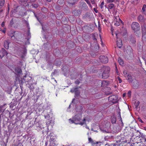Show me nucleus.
<instances>
[{"mask_svg": "<svg viewBox=\"0 0 146 146\" xmlns=\"http://www.w3.org/2000/svg\"><path fill=\"white\" fill-rule=\"evenodd\" d=\"M131 28L135 32L139 30L140 28L139 24L136 22H133L132 23Z\"/></svg>", "mask_w": 146, "mask_h": 146, "instance_id": "nucleus-1", "label": "nucleus"}, {"mask_svg": "<svg viewBox=\"0 0 146 146\" xmlns=\"http://www.w3.org/2000/svg\"><path fill=\"white\" fill-rule=\"evenodd\" d=\"M117 97L115 95L110 96L108 98V100L109 101H112L113 104H116L117 103Z\"/></svg>", "mask_w": 146, "mask_h": 146, "instance_id": "nucleus-2", "label": "nucleus"}, {"mask_svg": "<svg viewBox=\"0 0 146 146\" xmlns=\"http://www.w3.org/2000/svg\"><path fill=\"white\" fill-rule=\"evenodd\" d=\"M18 32L17 31H10L8 33V35L11 37V39L13 40H15L16 38L17 34H18Z\"/></svg>", "mask_w": 146, "mask_h": 146, "instance_id": "nucleus-3", "label": "nucleus"}, {"mask_svg": "<svg viewBox=\"0 0 146 146\" xmlns=\"http://www.w3.org/2000/svg\"><path fill=\"white\" fill-rule=\"evenodd\" d=\"M99 59L101 62L104 63H106L108 62V58L107 56H100Z\"/></svg>", "mask_w": 146, "mask_h": 146, "instance_id": "nucleus-4", "label": "nucleus"}, {"mask_svg": "<svg viewBox=\"0 0 146 146\" xmlns=\"http://www.w3.org/2000/svg\"><path fill=\"white\" fill-rule=\"evenodd\" d=\"M123 73L125 76L127 77V79L128 81V82H132L133 79L131 75L130 74L127 73H125L124 72Z\"/></svg>", "mask_w": 146, "mask_h": 146, "instance_id": "nucleus-5", "label": "nucleus"}, {"mask_svg": "<svg viewBox=\"0 0 146 146\" xmlns=\"http://www.w3.org/2000/svg\"><path fill=\"white\" fill-rule=\"evenodd\" d=\"M82 117V115L81 114H78L73 117V119H75V121H76V122H78L81 120Z\"/></svg>", "mask_w": 146, "mask_h": 146, "instance_id": "nucleus-6", "label": "nucleus"}, {"mask_svg": "<svg viewBox=\"0 0 146 146\" xmlns=\"http://www.w3.org/2000/svg\"><path fill=\"white\" fill-rule=\"evenodd\" d=\"M118 139H119L117 141V143L121 142V144H123L125 143H127V141L123 137L119 136Z\"/></svg>", "mask_w": 146, "mask_h": 146, "instance_id": "nucleus-7", "label": "nucleus"}, {"mask_svg": "<svg viewBox=\"0 0 146 146\" xmlns=\"http://www.w3.org/2000/svg\"><path fill=\"white\" fill-rule=\"evenodd\" d=\"M8 53L3 48H2L1 50L0 51V57L2 58L5 55H7Z\"/></svg>", "mask_w": 146, "mask_h": 146, "instance_id": "nucleus-8", "label": "nucleus"}, {"mask_svg": "<svg viewBox=\"0 0 146 146\" xmlns=\"http://www.w3.org/2000/svg\"><path fill=\"white\" fill-rule=\"evenodd\" d=\"M73 14L75 16H79L81 13V11L78 10H75L73 12Z\"/></svg>", "mask_w": 146, "mask_h": 146, "instance_id": "nucleus-9", "label": "nucleus"}, {"mask_svg": "<svg viewBox=\"0 0 146 146\" xmlns=\"http://www.w3.org/2000/svg\"><path fill=\"white\" fill-rule=\"evenodd\" d=\"M23 77L25 80L24 81L25 82H29V81L32 79L31 77L28 75H27L24 76Z\"/></svg>", "mask_w": 146, "mask_h": 146, "instance_id": "nucleus-10", "label": "nucleus"}, {"mask_svg": "<svg viewBox=\"0 0 146 146\" xmlns=\"http://www.w3.org/2000/svg\"><path fill=\"white\" fill-rule=\"evenodd\" d=\"M103 71V72L109 73L110 71V68L109 67H104L102 68Z\"/></svg>", "mask_w": 146, "mask_h": 146, "instance_id": "nucleus-11", "label": "nucleus"}, {"mask_svg": "<svg viewBox=\"0 0 146 146\" xmlns=\"http://www.w3.org/2000/svg\"><path fill=\"white\" fill-rule=\"evenodd\" d=\"M117 44V46L121 48L122 46V40L120 39H119L118 40L116 41Z\"/></svg>", "mask_w": 146, "mask_h": 146, "instance_id": "nucleus-12", "label": "nucleus"}, {"mask_svg": "<svg viewBox=\"0 0 146 146\" xmlns=\"http://www.w3.org/2000/svg\"><path fill=\"white\" fill-rule=\"evenodd\" d=\"M139 85V83L138 81H135L133 83V86L135 89L138 88Z\"/></svg>", "mask_w": 146, "mask_h": 146, "instance_id": "nucleus-13", "label": "nucleus"}, {"mask_svg": "<svg viewBox=\"0 0 146 146\" xmlns=\"http://www.w3.org/2000/svg\"><path fill=\"white\" fill-rule=\"evenodd\" d=\"M22 72V70L21 68L19 67H17L15 69V73L17 74H19Z\"/></svg>", "mask_w": 146, "mask_h": 146, "instance_id": "nucleus-14", "label": "nucleus"}, {"mask_svg": "<svg viewBox=\"0 0 146 146\" xmlns=\"http://www.w3.org/2000/svg\"><path fill=\"white\" fill-rule=\"evenodd\" d=\"M109 76V73L103 72L102 74V78L104 79H106Z\"/></svg>", "mask_w": 146, "mask_h": 146, "instance_id": "nucleus-15", "label": "nucleus"}, {"mask_svg": "<svg viewBox=\"0 0 146 146\" xmlns=\"http://www.w3.org/2000/svg\"><path fill=\"white\" fill-rule=\"evenodd\" d=\"M137 19L140 22H143L144 21V17L141 15H140L138 16Z\"/></svg>", "mask_w": 146, "mask_h": 146, "instance_id": "nucleus-16", "label": "nucleus"}, {"mask_svg": "<svg viewBox=\"0 0 146 146\" xmlns=\"http://www.w3.org/2000/svg\"><path fill=\"white\" fill-rule=\"evenodd\" d=\"M142 33H146V24H144L143 26H141Z\"/></svg>", "mask_w": 146, "mask_h": 146, "instance_id": "nucleus-17", "label": "nucleus"}, {"mask_svg": "<svg viewBox=\"0 0 146 146\" xmlns=\"http://www.w3.org/2000/svg\"><path fill=\"white\" fill-rule=\"evenodd\" d=\"M142 40L143 42L146 41V33H142Z\"/></svg>", "mask_w": 146, "mask_h": 146, "instance_id": "nucleus-18", "label": "nucleus"}, {"mask_svg": "<svg viewBox=\"0 0 146 146\" xmlns=\"http://www.w3.org/2000/svg\"><path fill=\"white\" fill-rule=\"evenodd\" d=\"M115 7V6H114V4H110L108 5V11L110 12V10L113 8L114 7Z\"/></svg>", "mask_w": 146, "mask_h": 146, "instance_id": "nucleus-19", "label": "nucleus"}, {"mask_svg": "<svg viewBox=\"0 0 146 146\" xmlns=\"http://www.w3.org/2000/svg\"><path fill=\"white\" fill-rule=\"evenodd\" d=\"M117 111V113H118L117 115H118V117H119V119H120V120H121V126L122 127H123V122H122V120H121V115H120V110L119 109V110H118Z\"/></svg>", "mask_w": 146, "mask_h": 146, "instance_id": "nucleus-20", "label": "nucleus"}, {"mask_svg": "<svg viewBox=\"0 0 146 146\" xmlns=\"http://www.w3.org/2000/svg\"><path fill=\"white\" fill-rule=\"evenodd\" d=\"M111 121L112 124L115 123L116 122V118L114 116H112L111 117Z\"/></svg>", "mask_w": 146, "mask_h": 146, "instance_id": "nucleus-21", "label": "nucleus"}, {"mask_svg": "<svg viewBox=\"0 0 146 146\" xmlns=\"http://www.w3.org/2000/svg\"><path fill=\"white\" fill-rule=\"evenodd\" d=\"M6 104H5L3 106H0V115L2 114L3 113L5 109H3V107Z\"/></svg>", "mask_w": 146, "mask_h": 146, "instance_id": "nucleus-22", "label": "nucleus"}, {"mask_svg": "<svg viewBox=\"0 0 146 146\" xmlns=\"http://www.w3.org/2000/svg\"><path fill=\"white\" fill-rule=\"evenodd\" d=\"M88 141L89 142L91 143L92 144H95L96 143L98 144V142H94L93 140L92 139L91 137L88 138Z\"/></svg>", "mask_w": 146, "mask_h": 146, "instance_id": "nucleus-23", "label": "nucleus"}, {"mask_svg": "<svg viewBox=\"0 0 146 146\" xmlns=\"http://www.w3.org/2000/svg\"><path fill=\"white\" fill-rule=\"evenodd\" d=\"M86 121V119L85 118H84L83 119V122H80V121L79 122H77V123H76V124H80V125H83L84 124L86 123H85Z\"/></svg>", "mask_w": 146, "mask_h": 146, "instance_id": "nucleus-24", "label": "nucleus"}, {"mask_svg": "<svg viewBox=\"0 0 146 146\" xmlns=\"http://www.w3.org/2000/svg\"><path fill=\"white\" fill-rule=\"evenodd\" d=\"M9 42L7 41H6L4 43V46L5 48L6 49H8L9 48Z\"/></svg>", "mask_w": 146, "mask_h": 146, "instance_id": "nucleus-25", "label": "nucleus"}, {"mask_svg": "<svg viewBox=\"0 0 146 146\" xmlns=\"http://www.w3.org/2000/svg\"><path fill=\"white\" fill-rule=\"evenodd\" d=\"M130 41L132 43H134L136 42L135 38L132 35L130 36Z\"/></svg>", "mask_w": 146, "mask_h": 146, "instance_id": "nucleus-26", "label": "nucleus"}, {"mask_svg": "<svg viewBox=\"0 0 146 146\" xmlns=\"http://www.w3.org/2000/svg\"><path fill=\"white\" fill-rule=\"evenodd\" d=\"M118 61L119 64L121 65H122L123 64V60L120 58H118Z\"/></svg>", "mask_w": 146, "mask_h": 146, "instance_id": "nucleus-27", "label": "nucleus"}, {"mask_svg": "<svg viewBox=\"0 0 146 146\" xmlns=\"http://www.w3.org/2000/svg\"><path fill=\"white\" fill-rule=\"evenodd\" d=\"M25 80L24 77L23 78H21V80H19V82L20 85H22L24 83H25V82H24Z\"/></svg>", "mask_w": 146, "mask_h": 146, "instance_id": "nucleus-28", "label": "nucleus"}, {"mask_svg": "<svg viewBox=\"0 0 146 146\" xmlns=\"http://www.w3.org/2000/svg\"><path fill=\"white\" fill-rule=\"evenodd\" d=\"M26 51H25V50L23 51V54L21 56V57L22 58H24L25 56V54H26Z\"/></svg>", "mask_w": 146, "mask_h": 146, "instance_id": "nucleus-29", "label": "nucleus"}, {"mask_svg": "<svg viewBox=\"0 0 146 146\" xmlns=\"http://www.w3.org/2000/svg\"><path fill=\"white\" fill-rule=\"evenodd\" d=\"M75 97H78L80 95V92L78 91H76L75 92Z\"/></svg>", "mask_w": 146, "mask_h": 146, "instance_id": "nucleus-30", "label": "nucleus"}, {"mask_svg": "<svg viewBox=\"0 0 146 146\" xmlns=\"http://www.w3.org/2000/svg\"><path fill=\"white\" fill-rule=\"evenodd\" d=\"M32 5L33 7H34L35 8H37L39 6V5L38 4L36 3H33L32 4Z\"/></svg>", "mask_w": 146, "mask_h": 146, "instance_id": "nucleus-31", "label": "nucleus"}, {"mask_svg": "<svg viewBox=\"0 0 146 146\" xmlns=\"http://www.w3.org/2000/svg\"><path fill=\"white\" fill-rule=\"evenodd\" d=\"M20 3H21L20 4H23V3L27 2L29 0H19Z\"/></svg>", "mask_w": 146, "mask_h": 146, "instance_id": "nucleus-32", "label": "nucleus"}, {"mask_svg": "<svg viewBox=\"0 0 146 146\" xmlns=\"http://www.w3.org/2000/svg\"><path fill=\"white\" fill-rule=\"evenodd\" d=\"M29 87L31 90H32L35 88V87L33 86V84H31V85H30Z\"/></svg>", "mask_w": 146, "mask_h": 146, "instance_id": "nucleus-33", "label": "nucleus"}, {"mask_svg": "<svg viewBox=\"0 0 146 146\" xmlns=\"http://www.w3.org/2000/svg\"><path fill=\"white\" fill-rule=\"evenodd\" d=\"M91 56L93 57H95L96 55V54L95 53L92 52V53H91Z\"/></svg>", "mask_w": 146, "mask_h": 146, "instance_id": "nucleus-34", "label": "nucleus"}, {"mask_svg": "<svg viewBox=\"0 0 146 146\" xmlns=\"http://www.w3.org/2000/svg\"><path fill=\"white\" fill-rule=\"evenodd\" d=\"M82 6L83 7H87V5H86V3H84V2L83 3H82Z\"/></svg>", "mask_w": 146, "mask_h": 146, "instance_id": "nucleus-35", "label": "nucleus"}, {"mask_svg": "<svg viewBox=\"0 0 146 146\" xmlns=\"http://www.w3.org/2000/svg\"><path fill=\"white\" fill-rule=\"evenodd\" d=\"M85 1H86L87 3L88 4L89 6L91 7V5L90 2L88 0H85Z\"/></svg>", "mask_w": 146, "mask_h": 146, "instance_id": "nucleus-36", "label": "nucleus"}, {"mask_svg": "<svg viewBox=\"0 0 146 146\" xmlns=\"http://www.w3.org/2000/svg\"><path fill=\"white\" fill-rule=\"evenodd\" d=\"M146 7V5L145 4H144L143 5V8H142V10L143 11V12L145 11V8Z\"/></svg>", "mask_w": 146, "mask_h": 146, "instance_id": "nucleus-37", "label": "nucleus"}, {"mask_svg": "<svg viewBox=\"0 0 146 146\" xmlns=\"http://www.w3.org/2000/svg\"><path fill=\"white\" fill-rule=\"evenodd\" d=\"M69 120L70 121H71V122L72 123H74L75 124H76V123H77V122H76V121H75V119H73V120H72L71 119H69Z\"/></svg>", "mask_w": 146, "mask_h": 146, "instance_id": "nucleus-38", "label": "nucleus"}, {"mask_svg": "<svg viewBox=\"0 0 146 146\" xmlns=\"http://www.w3.org/2000/svg\"><path fill=\"white\" fill-rule=\"evenodd\" d=\"M131 91H129L128 92V93H127V96L129 97H131Z\"/></svg>", "mask_w": 146, "mask_h": 146, "instance_id": "nucleus-39", "label": "nucleus"}, {"mask_svg": "<svg viewBox=\"0 0 146 146\" xmlns=\"http://www.w3.org/2000/svg\"><path fill=\"white\" fill-rule=\"evenodd\" d=\"M80 83V82L78 80H77L75 82V83L77 85H78Z\"/></svg>", "mask_w": 146, "mask_h": 146, "instance_id": "nucleus-40", "label": "nucleus"}, {"mask_svg": "<svg viewBox=\"0 0 146 146\" xmlns=\"http://www.w3.org/2000/svg\"><path fill=\"white\" fill-rule=\"evenodd\" d=\"M104 5V2H102L101 4L100 5V6L101 9H102L103 8V6Z\"/></svg>", "mask_w": 146, "mask_h": 146, "instance_id": "nucleus-41", "label": "nucleus"}, {"mask_svg": "<svg viewBox=\"0 0 146 146\" xmlns=\"http://www.w3.org/2000/svg\"><path fill=\"white\" fill-rule=\"evenodd\" d=\"M76 2L74 1V2H73L69 3V4L70 5H72V6L74 5L75 4V3Z\"/></svg>", "mask_w": 146, "mask_h": 146, "instance_id": "nucleus-42", "label": "nucleus"}, {"mask_svg": "<svg viewBox=\"0 0 146 146\" xmlns=\"http://www.w3.org/2000/svg\"><path fill=\"white\" fill-rule=\"evenodd\" d=\"M117 78L119 81V83H121L122 82V80L120 78V77L119 76H118Z\"/></svg>", "mask_w": 146, "mask_h": 146, "instance_id": "nucleus-43", "label": "nucleus"}, {"mask_svg": "<svg viewBox=\"0 0 146 146\" xmlns=\"http://www.w3.org/2000/svg\"><path fill=\"white\" fill-rule=\"evenodd\" d=\"M114 0H107V2L108 3H111Z\"/></svg>", "mask_w": 146, "mask_h": 146, "instance_id": "nucleus-44", "label": "nucleus"}, {"mask_svg": "<svg viewBox=\"0 0 146 146\" xmlns=\"http://www.w3.org/2000/svg\"><path fill=\"white\" fill-rule=\"evenodd\" d=\"M120 25V23L119 22L117 21H116V23H115V25L116 26H119V25Z\"/></svg>", "mask_w": 146, "mask_h": 146, "instance_id": "nucleus-45", "label": "nucleus"}, {"mask_svg": "<svg viewBox=\"0 0 146 146\" xmlns=\"http://www.w3.org/2000/svg\"><path fill=\"white\" fill-rule=\"evenodd\" d=\"M33 13L34 14V15L35 16V17H36V18L37 19V20L38 21H39V19H38V17L36 15V14L34 12H33Z\"/></svg>", "mask_w": 146, "mask_h": 146, "instance_id": "nucleus-46", "label": "nucleus"}, {"mask_svg": "<svg viewBox=\"0 0 146 146\" xmlns=\"http://www.w3.org/2000/svg\"><path fill=\"white\" fill-rule=\"evenodd\" d=\"M57 72V71L56 70H55L54 72H52V75H54Z\"/></svg>", "mask_w": 146, "mask_h": 146, "instance_id": "nucleus-47", "label": "nucleus"}, {"mask_svg": "<svg viewBox=\"0 0 146 146\" xmlns=\"http://www.w3.org/2000/svg\"><path fill=\"white\" fill-rule=\"evenodd\" d=\"M138 120L139 121V122H141V123H143V121H142V120L140 119V118H139V117L138 118Z\"/></svg>", "mask_w": 146, "mask_h": 146, "instance_id": "nucleus-48", "label": "nucleus"}, {"mask_svg": "<svg viewBox=\"0 0 146 146\" xmlns=\"http://www.w3.org/2000/svg\"><path fill=\"white\" fill-rule=\"evenodd\" d=\"M36 1V0H30L29 2V3L35 2Z\"/></svg>", "mask_w": 146, "mask_h": 146, "instance_id": "nucleus-49", "label": "nucleus"}, {"mask_svg": "<svg viewBox=\"0 0 146 146\" xmlns=\"http://www.w3.org/2000/svg\"><path fill=\"white\" fill-rule=\"evenodd\" d=\"M98 30L100 31H101V30L100 25L99 24H98Z\"/></svg>", "mask_w": 146, "mask_h": 146, "instance_id": "nucleus-50", "label": "nucleus"}, {"mask_svg": "<svg viewBox=\"0 0 146 146\" xmlns=\"http://www.w3.org/2000/svg\"><path fill=\"white\" fill-rule=\"evenodd\" d=\"M10 24L11 25H13V19H12L10 21Z\"/></svg>", "mask_w": 146, "mask_h": 146, "instance_id": "nucleus-51", "label": "nucleus"}, {"mask_svg": "<svg viewBox=\"0 0 146 146\" xmlns=\"http://www.w3.org/2000/svg\"><path fill=\"white\" fill-rule=\"evenodd\" d=\"M74 92H76V91H78L79 90H78V88H74Z\"/></svg>", "mask_w": 146, "mask_h": 146, "instance_id": "nucleus-52", "label": "nucleus"}, {"mask_svg": "<svg viewBox=\"0 0 146 146\" xmlns=\"http://www.w3.org/2000/svg\"><path fill=\"white\" fill-rule=\"evenodd\" d=\"M100 129L101 130V131H103V132H106V129H101V128H100Z\"/></svg>", "mask_w": 146, "mask_h": 146, "instance_id": "nucleus-53", "label": "nucleus"}, {"mask_svg": "<svg viewBox=\"0 0 146 146\" xmlns=\"http://www.w3.org/2000/svg\"><path fill=\"white\" fill-rule=\"evenodd\" d=\"M94 10L96 13H97L98 12V11L95 8H94Z\"/></svg>", "mask_w": 146, "mask_h": 146, "instance_id": "nucleus-54", "label": "nucleus"}, {"mask_svg": "<svg viewBox=\"0 0 146 146\" xmlns=\"http://www.w3.org/2000/svg\"><path fill=\"white\" fill-rule=\"evenodd\" d=\"M92 3V4H94L95 3V1L94 0H91Z\"/></svg>", "mask_w": 146, "mask_h": 146, "instance_id": "nucleus-55", "label": "nucleus"}, {"mask_svg": "<svg viewBox=\"0 0 146 146\" xmlns=\"http://www.w3.org/2000/svg\"><path fill=\"white\" fill-rule=\"evenodd\" d=\"M4 25H5V23L4 22H3L1 23V26L2 27H3L4 26Z\"/></svg>", "mask_w": 146, "mask_h": 146, "instance_id": "nucleus-56", "label": "nucleus"}, {"mask_svg": "<svg viewBox=\"0 0 146 146\" xmlns=\"http://www.w3.org/2000/svg\"><path fill=\"white\" fill-rule=\"evenodd\" d=\"M111 145H112L111 146H116L117 145H117H117L115 144V143L112 144H111Z\"/></svg>", "mask_w": 146, "mask_h": 146, "instance_id": "nucleus-57", "label": "nucleus"}, {"mask_svg": "<svg viewBox=\"0 0 146 146\" xmlns=\"http://www.w3.org/2000/svg\"><path fill=\"white\" fill-rule=\"evenodd\" d=\"M140 104V102H137V105H136V108H137V106L139 105Z\"/></svg>", "mask_w": 146, "mask_h": 146, "instance_id": "nucleus-58", "label": "nucleus"}, {"mask_svg": "<svg viewBox=\"0 0 146 146\" xmlns=\"http://www.w3.org/2000/svg\"><path fill=\"white\" fill-rule=\"evenodd\" d=\"M115 35H116V38H118V35H119V33L118 34L117 33H115Z\"/></svg>", "mask_w": 146, "mask_h": 146, "instance_id": "nucleus-59", "label": "nucleus"}, {"mask_svg": "<svg viewBox=\"0 0 146 146\" xmlns=\"http://www.w3.org/2000/svg\"><path fill=\"white\" fill-rule=\"evenodd\" d=\"M70 92L72 93L75 92L74 88H73V89H72L71 90H70Z\"/></svg>", "mask_w": 146, "mask_h": 146, "instance_id": "nucleus-60", "label": "nucleus"}, {"mask_svg": "<svg viewBox=\"0 0 146 146\" xmlns=\"http://www.w3.org/2000/svg\"><path fill=\"white\" fill-rule=\"evenodd\" d=\"M100 38L101 39V42H102V45L103 46H104V44L103 43V42H102V38H101V36H100Z\"/></svg>", "mask_w": 146, "mask_h": 146, "instance_id": "nucleus-61", "label": "nucleus"}, {"mask_svg": "<svg viewBox=\"0 0 146 146\" xmlns=\"http://www.w3.org/2000/svg\"><path fill=\"white\" fill-rule=\"evenodd\" d=\"M112 146V145H109V144L107 143L105 145V146Z\"/></svg>", "mask_w": 146, "mask_h": 146, "instance_id": "nucleus-62", "label": "nucleus"}, {"mask_svg": "<svg viewBox=\"0 0 146 146\" xmlns=\"http://www.w3.org/2000/svg\"><path fill=\"white\" fill-rule=\"evenodd\" d=\"M25 4H26V5H25V6H28L29 5V4L28 3H25Z\"/></svg>", "mask_w": 146, "mask_h": 146, "instance_id": "nucleus-63", "label": "nucleus"}, {"mask_svg": "<svg viewBox=\"0 0 146 146\" xmlns=\"http://www.w3.org/2000/svg\"><path fill=\"white\" fill-rule=\"evenodd\" d=\"M126 93H123V95H122V96H123V97H125V95H126Z\"/></svg>", "mask_w": 146, "mask_h": 146, "instance_id": "nucleus-64", "label": "nucleus"}]
</instances>
